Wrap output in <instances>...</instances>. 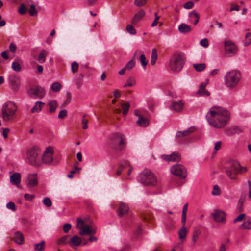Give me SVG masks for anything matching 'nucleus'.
<instances>
[{"instance_id":"7","label":"nucleus","mask_w":251,"mask_h":251,"mask_svg":"<svg viewBox=\"0 0 251 251\" xmlns=\"http://www.w3.org/2000/svg\"><path fill=\"white\" fill-rule=\"evenodd\" d=\"M109 145L115 150L120 151L125 146V138L120 133H114L109 138Z\"/></svg>"},{"instance_id":"21","label":"nucleus","mask_w":251,"mask_h":251,"mask_svg":"<svg viewBox=\"0 0 251 251\" xmlns=\"http://www.w3.org/2000/svg\"><path fill=\"white\" fill-rule=\"evenodd\" d=\"M21 182V175L20 173L15 172L10 176V182L12 184L19 187Z\"/></svg>"},{"instance_id":"1","label":"nucleus","mask_w":251,"mask_h":251,"mask_svg":"<svg viewBox=\"0 0 251 251\" xmlns=\"http://www.w3.org/2000/svg\"><path fill=\"white\" fill-rule=\"evenodd\" d=\"M230 113L224 108L213 106L210 108L206 117L208 123L213 127H225L230 119Z\"/></svg>"},{"instance_id":"38","label":"nucleus","mask_w":251,"mask_h":251,"mask_svg":"<svg viewBox=\"0 0 251 251\" xmlns=\"http://www.w3.org/2000/svg\"><path fill=\"white\" fill-rule=\"evenodd\" d=\"M193 66L197 71L201 72L205 69L206 65L205 63L194 64Z\"/></svg>"},{"instance_id":"39","label":"nucleus","mask_w":251,"mask_h":251,"mask_svg":"<svg viewBox=\"0 0 251 251\" xmlns=\"http://www.w3.org/2000/svg\"><path fill=\"white\" fill-rule=\"evenodd\" d=\"M45 243L44 241H42L40 243L35 244L34 250L36 251H43L45 249Z\"/></svg>"},{"instance_id":"60","label":"nucleus","mask_w":251,"mask_h":251,"mask_svg":"<svg viewBox=\"0 0 251 251\" xmlns=\"http://www.w3.org/2000/svg\"><path fill=\"white\" fill-rule=\"evenodd\" d=\"M247 171H248V168L246 167H242L240 165V167L238 169L237 174H244V173L247 172Z\"/></svg>"},{"instance_id":"64","label":"nucleus","mask_w":251,"mask_h":251,"mask_svg":"<svg viewBox=\"0 0 251 251\" xmlns=\"http://www.w3.org/2000/svg\"><path fill=\"white\" fill-rule=\"evenodd\" d=\"M245 214H241L236 218L234 219L233 222L236 223L238 221H241L242 220H243V219L245 218Z\"/></svg>"},{"instance_id":"31","label":"nucleus","mask_w":251,"mask_h":251,"mask_svg":"<svg viewBox=\"0 0 251 251\" xmlns=\"http://www.w3.org/2000/svg\"><path fill=\"white\" fill-rule=\"evenodd\" d=\"M157 58V50L156 49H153L151 51V64L152 66L155 65L156 61Z\"/></svg>"},{"instance_id":"55","label":"nucleus","mask_w":251,"mask_h":251,"mask_svg":"<svg viewBox=\"0 0 251 251\" xmlns=\"http://www.w3.org/2000/svg\"><path fill=\"white\" fill-rule=\"evenodd\" d=\"M85 115L83 116V119L82 120V128L83 129H87L88 127L87 125V123L88 122V120H87L85 118Z\"/></svg>"},{"instance_id":"36","label":"nucleus","mask_w":251,"mask_h":251,"mask_svg":"<svg viewBox=\"0 0 251 251\" xmlns=\"http://www.w3.org/2000/svg\"><path fill=\"white\" fill-rule=\"evenodd\" d=\"M69 240H68V236L65 235L58 239L56 241V243L58 245H63L66 244L67 243H68Z\"/></svg>"},{"instance_id":"25","label":"nucleus","mask_w":251,"mask_h":251,"mask_svg":"<svg viewBox=\"0 0 251 251\" xmlns=\"http://www.w3.org/2000/svg\"><path fill=\"white\" fill-rule=\"evenodd\" d=\"M195 127H191L186 130L177 132L176 133V136L177 137H182L183 136H186L189 135L190 133L194 132L195 131Z\"/></svg>"},{"instance_id":"3","label":"nucleus","mask_w":251,"mask_h":251,"mask_svg":"<svg viewBox=\"0 0 251 251\" xmlns=\"http://www.w3.org/2000/svg\"><path fill=\"white\" fill-rule=\"evenodd\" d=\"M17 107L12 101L5 102L2 107V118L4 121L12 122L16 118Z\"/></svg>"},{"instance_id":"13","label":"nucleus","mask_w":251,"mask_h":251,"mask_svg":"<svg viewBox=\"0 0 251 251\" xmlns=\"http://www.w3.org/2000/svg\"><path fill=\"white\" fill-rule=\"evenodd\" d=\"M28 94L32 98L41 99L44 97L45 91L44 88L37 87L30 89L28 91Z\"/></svg>"},{"instance_id":"17","label":"nucleus","mask_w":251,"mask_h":251,"mask_svg":"<svg viewBox=\"0 0 251 251\" xmlns=\"http://www.w3.org/2000/svg\"><path fill=\"white\" fill-rule=\"evenodd\" d=\"M38 183L37 179V174L33 173L29 174L26 181V185L28 188H33L37 185Z\"/></svg>"},{"instance_id":"37","label":"nucleus","mask_w":251,"mask_h":251,"mask_svg":"<svg viewBox=\"0 0 251 251\" xmlns=\"http://www.w3.org/2000/svg\"><path fill=\"white\" fill-rule=\"evenodd\" d=\"M136 84V81L135 79L133 77H129L126 83V84L124 85V87H132L135 85Z\"/></svg>"},{"instance_id":"22","label":"nucleus","mask_w":251,"mask_h":251,"mask_svg":"<svg viewBox=\"0 0 251 251\" xmlns=\"http://www.w3.org/2000/svg\"><path fill=\"white\" fill-rule=\"evenodd\" d=\"M128 206L126 204L122 202L120 203L117 210L118 215L119 216L124 215L128 212Z\"/></svg>"},{"instance_id":"19","label":"nucleus","mask_w":251,"mask_h":251,"mask_svg":"<svg viewBox=\"0 0 251 251\" xmlns=\"http://www.w3.org/2000/svg\"><path fill=\"white\" fill-rule=\"evenodd\" d=\"M81 238L77 235L73 236L68 241L69 246L74 249H76L81 245Z\"/></svg>"},{"instance_id":"16","label":"nucleus","mask_w":251,"mask_h":251,"mask_svg":"<svg viewBox=\"0 0 251 251\" xmlns=\"http://www.w3.org/2000/svg\"><path fill=\"white\" fill-rule=\"evenodd\" d=\"M161 158L167 162H179L181 156L178 152H173L170 155H162Z\"/></svg>"},{"instance_id":"11","label":"nucleus","mask_w":251,"mask_h":251,"mask_svg":"<svg viewBox=\"0 0 251 251\" xmlns=\"http://www.w3.org/2000/svg\"><path fill=\"white\" fill-rule=\"evenodd\" d=\"M225 53L229 56H232L238 51L235 44L230 40H226L224 42Z\"/></svg>"},{"instance_id":"63","label":"nucleus","mask_w":251,"mask_h":251,"mask_svg":"<svg viewBox=\"0 0 251 251\" xmlns=\"http://www.w3.org/2000/svg\"><path fill=\"white\" fill-rule=\"evenodd\" d=\"M71 228V225L67 223L65 224L63 226V230L65 233H68Z\"/></svg>"},{"instance_id":"45","label":"nucleus","mask_w":251,"mask_h":251,"mask_svg":"<svg viewBox=\"0 0 251 251\" xmlns=\"http://www.w3.org/2000/svg\"><path fill=\"white\" fill-rule=\"evenodd\" d=\"M126 30L127 31L132 35H135L136 33V31L135 29L134 28L133 25H127L126 26Z\"/></svg>"},{"instance_id":"26","label":"nucleus","mask_w":251,"mask_h":251,"mask_svg":"<svg viewBox=\"0 0 251 251\" xmlns=\"http://www.w3.org/2000/svg\"><path fill=\"white\" fill-rule=\"evenodd\" d=\"M189 16L192 22L194 20V25H196L198 24L200 19V16L198 13L195 10H193L189 13Z\"/></svg>"},{"instance_id":"51","label":"nucleus","mask_w":251,"mask_h":251,"mask_svg":"<svg viewBox=\"0 0 251 251\" xmlns=\"http://www.w3.org/2000/svg\"><path fill=\"white\" fill-rule=\"evenodd\" d=\"M230 129L233 130V131L230 132L228 130H226V134L227 135H231V134L237 133L239 130V128L237 126H232L230 128Z\"/></svg>"},{"instance_id":"33","label":"nucleus","mask_w":251,"mask_h":251,"mask_svg":"<svg viewBox=\"0 0 251 251\" xmlns=\"http://www.w3.org/2000/svg\"><path fill=\"white\" fill-rule=\"evenodd\" d=\"M201 232L200 230H196L193 231L192 235V242L193 245H195L198 241Z\"/></svg>"},{"instance_id":"49","label":"nucleus","mask_w":251,"mask_h":251,"mask_svg":"<svg viewBox=\"0 0 251 251\" xmlns=\"http://www.w3.org/2000/svg\"><path fill=\"white\" fill-rule=\"evenodd\" d=\"M211 194L213 195H219L221 194L220 189L217 185H215L213 186Z\"/></svg>"},{"instance_id":"47","label":"nucleus","mask_w":251,"mask_h":251,"mask_svg":"<svg viewBox=\"0 0 251 251\" xmlns=\"http://www.w3.org/2000/svg\"><path fill=\"white\" fill-rule=\"evenodd\" d=\"M148 0H135L134 4L138 7H142L144 6Z\"/></svg>"},{"instance_id":"20","label":"nucleus","mask_w":251,"mask_h":251,"mask_svg":"<svg viewBox=\"0 0 251 251\" xmlns=\"http://www.w3.org/2000/svg\"><path fill=\"white\" fill-rule=\"evenodd\" d=\"M145 12L142 10H140L136 13L131 20V23L133 25H136L140 22L145 16Z\"/></svg>"},{"instance_id":"62","label":"nucleus","mask_w":251,"mask_h":251,"mask_svg":"<svg viewBox=\"0 0 251 251\" xmlns=\"http://www.w3.org/2000/svg\"><path fill=\"white\" fill-rule=\"evenodd\" d=\"M142 232V228L141 226H139L137 229L134 231V235L135 237H138Z\"/></svg>"},{"instance_id":"8","label":"nucleus","mask_w":251,"mask_h":251,"mask_svg":"<svg viewBox=\"0 0 251 251\" xmlns=\"http://www.w3.org/2000/svg\"><path fill=\"white\" fill-rule=\"evenodd\" d=\"M77 227L79 229V233L81 236L92 235L96 233L95 228L88 224H85L84 221L79 218L77 219Z\"/></svg>"},{"instance_id":"43","label":"nucleus","mask_w":251,"mask_h":251,"mask_svg":"<svg viewBox=\"0 0 251 251\" xmlns=\"http://www.w3.org/2000/svg\"><path fill=\"white\" fill-rule=\"evenodd\" d=\"M135 64V61L134 59L133 58L126 63L125 67L126 68V69L127 70H130L132 69L134 67Z\"/></svg>"},{"instance_id":"18","label":"nucleus","mask_w":251,"mask_h":251,"mask_svg":"<svg viewBox=\"0 0 251 251\" xmlns=\"http://www.w3.org/2000/svg\"><path fill=\"white\" fill-rule=\"evenodd\" d=\"M135 115L138 117L137 121V124L141 127H146L149 125V120L143 117L140 114V111L138 110L134 111Z\"/></svg>"},{"instance_id":"29","label":"nucleus","mask_w":251,"mask_h":251,"mask_svg":"<svg viewBox=\"0 0 251 251\" xmlns=\"http://www.w3.org/2000/svg\"><path fill=\"white\" fill-rule=\"evenodd\" d=\"M128 166H129V163L127 161H124L120 166L118 167V170L117 171V175H120L123 171L127 168Z\"/></svg>"},{"instance_id":"44","label":"nucleus","mask_w":251,"mask_h":251,"mask_svg":"<svg viewBox=\"0 0 251 251\" xmlns=\"http://www.w3.org/2000/svg\"><path fill=\"white\" fill-rule=\"evenodd\" d=\"M12 69L16 72H19L21 70V65L17 62H13L11 65Z\"/></svg>"},{"instance_id":"40","label":"nucleus","mask_w":251,"mask_h":251,"mask_svg":"<svg viewBox=\"0 0 251 251\" xmlns=\"http://www.w3.org/2000/svg\"><path fill=\"white\" fill-rule=\"evenodd\" d=\"M62 87L61 84L58 82H54L51 86V90L55 92H59Z\"/></svg>"},{"instance_id":"6","label":"nucleus","mask_w":251,"mask_h":251,"mask_svg":"<svg viewBox=\"0 0 251 251\" xmlns=\"http://www.w3.org/2000/svg\"><path fill=\"white\" fill-rule=\"evenodd\" d=\"M138 180L144 185L154 186L157 183V178L154 174L149 170H145L140 173Z\"/></svg>"},{"instance_id":"35","label":"nucleus","mask_w":251,"mask_h":251,"mask_svg":"<svg viewBox=\"0 0 251 251\" xmlns=\"http://www.w3.org/2000/svg\"><path fill=\"white\" fill-rule=\"evenodd\" d=\"M48 105L50 107L49 111L50 113H53L55 112L57 107V103L55 100H51L48 103Z\"/></svg>"},{"instance_id":"23","label":"nucleus","mask_w":251,"mask_h":251,"mask_svg":"<svg viewBox=\"0 0 251 251\" xmlns=\"http://www.w3.org/2000/svg\"><path fill=\"white\" fill-rule=\"evenodd\" d=\"M184 103L182 100L173 102L171 105V108L176 112H180L182 111L184 106Z\"/></svg>"},{"instance_id":"57","label":"nucleus","mask_w":251,"mask_h":251,"mask_svg":"<svg viewBox=\"0 0 251 251\" xmlns=\"http://www.w3.org/2000/svg\"><path fill=\"white\" fill-rule=\"evenodd\" d=\"M67 114V111L65 109L61 110L58 114V118L60 119H64Z\"/></svg>"},{"instance_id":"56","label":"nucleus","mask_w":251,"mask_h":251,"mask_svg":"<svg viewBox=\"0 0 251 251\" xmlns=\"http://www.w3.org/2000/svg\"><path fill=\"white\" fill-rule=\"evenodd\" d=\"M26 10H27L25 5L24 4H22L20 6L18 11L20 14L24 15L25 14V13L26 12Z\"/></svg>"},{"instance_id":"59","label":"nucleus","mask_w":251,"mask_h":251,"mask_svg":"<svg viewBox=\"0 0 251 251\" xmlns=\"http://www.w3.org/2000/svg\"><path fill=\"white\" fill-rule=\"evenodd\" d=\"M200 44L201 46L207 48L209 45V42L206 38H204L200 41Z\"/></svg>"},{"instance_id":"2","label":"nucleus","mask_w":251,"mask_h":251,"mask_svg":"<svg viewBox=\"0 0 251 251\" xmlns=\"http://www.w3.org/2000/svg\"><path fill=\"white\" fill-rule=\"evenodd\" d=\"M41 155L42 151L39 147H32L26 151V161L34 167H41Z\"/></svg>"},{"instance_id":"54","label":"nucleus","mask_w":251,"mask_h":251,"mask_svg":"<svg viewBox=\"0 0 251 251\" xmlns=\"http://www.w3.org/2000/svg\"><path fill=\"white\" fill-rule=\"evenodd\" d=\"M6 207L8 209L11 210L13 211L16 210L15 204L13 202H9L6 204Z\"/></svg>"},{"instance_id":"42","label":"nucleus","mask_w":251,"mask_h":251,"mask_svg":"<svg viewBox=\"0 0 251 251\" xmlns=\"http://www.w3.org/2000/svg\"><path fill=\"white\" fill-rule=\"evenodd\" d=\"M129 107H130V104H129V103L128 102H126V103H125L124 104H123L121 105V107H122V108L123 109V114L124 115H126L127 113H128Z\"/></svg>"},{"instance_id":"4","label":"nucleus","mask_w":251,"mask_h":251,"mask_svg":"<svg viewBox=\"0 0 251 251\" xmlns=\"http://www.w3.org/2000/svg\"><path fill=\"white\" fill-rule=\"evenodd\" d=\"M241 79V74L237 70H232L227 72L224 77L226 86L229 89L235 88Z\"/></svg>"},{"instance_id":"61","label":"nucleus","mask_w":251,"mask_h":251,"mask_svg":"<svg viewBox=\"0 0 251 251\" xmlns=\"http://www.w3.org/2000/svg\"><path fill=\"white\" fill-rule=\"evenodd\" d=\"M194 6V3L192 1H189L183 5V7L186 9H191Z\"/></svg>"},{"instance_id":"24","label":"nucleus","mask_w":251,"mask_h":251,"mask_svg":"<svg viewBox=\"0 0 251 251\" xmlns=\"http://www.w3.org/2000/svg\"><path fill=\"white\" fill-rule=\"evenodd\" d=\"M44 104L45 103L41 101L36 102L34 106L31 109V113H35L40 112Z\"/></svg>"},{"instance_id":"9","label":"nucleus","mask_w":251,"mask_h":251,"mask_svg":"<svg viewBox=\"0 0 251 251\" xmlns=\"http://www.w3.org/2000/svg\"><path fill=\"white\" fill-rule=\"evenodd\" d=\"M54 154V148L52 146H48L46 148L45 151H42L41 166L43 165L48 166L51 165L53 163V155Z\"/></svg>"},{"instance_id":"58","label":"nucleus","mask_w":251,"mask_h":251,"mask_svg":"<svg viewBox=\"0 0 251 251\" xmlns=\"http://www.w3.org/2000/svg\"><path fill=\"white\" fill-rule=\"evenodd\" d=\"M66 95H67L66 100L63 104V106H65L66 105H67V104H68L69 103H70V102L71 100L72 96H71V93L69 92H67L66 93Z\"/></svg>"},{"instance_id":"50","label":"nucleus","mask_w":251,"mask_h":251,"mask_svg":"<svg viewBox=\"0 0 251 251\" xmlns=\"http://www.w3.org/2000/svg\"><path fill=\"white\" fill-rule=\"evenodd\" d=\"M197 94L201 96H209L210 95V92L206 90L205 89H203L201 90V89H199Z\"/></svg>"},{"instance_id":"52","label":"nucleus","mask_w":251,"mask_h":251,"mask_svg":"<svg viewBox=\"0 0 251 251\" xmlns=\"http://www.w3.org/2000/svg\"><path fill=\"white\" fill-rule=\"evenodd\" d=\"M43 203L45 206H46L48 207L51 206L52 205L51 201L48 197H46L44 199Z\"/></svg>"},{"instance_id":"46","label":"nucleus","mask_w":251,"mask_h":251,"mask_svg":"<svg viewBox=\"0 0 251 251\" xmlns=\"http://www.w3.org/2000/svg\"><path fill=\"white\" fill-rule=\"evenodd\" d=\"M139 60L141 62V63L143 67L144 68H145L148 61L146 59V58L145 55L142 54L139 58Z\"/></svg>"},{"instance_id":"30","label":"nucleus","mask_w":251,"mask_h":251,"mask_svg":"<svg viewBox=\"0 0 251 251\" xmlns=\"http://www.w3.org/2000/svg\"><path fill=\"white\" fill-rule=\"evenodd\" d=\"M47 55V52L45 50H42L37 57V60L40 63L44 62Z\"/></svg>"},{"instance_id":"41","label":"nucleus","mask_w":251,"mask_h":251,"mask_svg":"<svg viewBox=\"0 0 251 251\" xmlns=\"http://www.w3.org/2000/svg\"><path fill=\"white\" fill-rule=\"evenodd\" d=\"M251 43V33L248 32L245 36V39L244 42V46L247 47Z\"/></svg>"},{"instance_id":"14","label":"nucleus","mask_w":251,"mask_h":251,"mask_svg":"<svg viewBox=\"0 0 251 251\" xmlns=\"http://www.w3.org/2000/svg\"><path fill=\"white\" fill-rule=\"evenodd\" d=\"M215 222L225 224L226 222V213L223 211L219 209H215L214 212L211 214Z\"/></svg>"},{"instance_id":"15","label":"nucleus","mask_w":251,"mask_h":251,"mask_svg":"<svg viewBox=\"0 0 251 251\" xmlns=\"http://www.w3.org/2000/svg\"><path fill=\"white\" fill-rule=\"evenodd\" d=\"M8 81L12 90L17 91L20 84V78L15 75H9Z\"/></svg>"},{"instance_id":"27","label":"nucleus","mask_w":251,"mask_h":251,"mask_svg":"<svg viewBox=\"0 0 251 251\" xmlns=\"http://www.w3.org/2000/svg\"><path fill=\"white\" fill-rule=\"evenodd\" d=\"M14 241L19 245H22L24 242V237L22 233L17 232L14 235Z\"/></svg>"},{"instance_id":"34","label":"nucleus","mask_w":251,"mask_h":251,"mask_svg":"<svg viewBox=\"0 0 251 251\" xmlns=\"http://www.w3.org/2000/svg\"><path fill=\"white\" fill-rule=\"evenodd\" d=\"M187 232L186 227L183 226L178 232L179 239L181 240L184 239L186 237Z\"/></svg>"},{"instance_id":"12","label":"nucleus","mask_w":251,"mask_h":251,"mask_svg":"<svg viewBox=\"0 0 251 251\" xmlns=\"http://www.w3.org/2000/svg\"><path fill=\"white\" fill-rule=\"evenodd\" d=\"M171 172L173 175L183 178H185L187 176V171L185 167L181 164L173 165L171 168Z\"/></svg>"},{"instance_id":"48","label":"nucleus","mask_w":251,"mask_h":251,"mask_svg":"<svg viewBox=\"0 0 251 251\" xmlns=\"http://www.w3.org/2000/svg\"><path fill=\"white\" fill-rule=\"evenodd\" d=\"M78 63L76 61H74L71 64V69L73 73H75L77 72L78 69Z\"/></svg>"},{"instance_id":"10","label":"nucleus","mask_w":251,"mask_h":251,"mask_svg":"<svg viewBox=\"0 0 251 251\" xmlns=\"http://www.w3.org/2000/svg\"><path fill=\"white\" fill-rule=\"evenodd\" d=\"M240 167V163L236 160H229L226 164V171L230 179H235L233 174H237L238 169Z\"/></svg>"},{"instance_id":"53","label":"nucleus","mask_w":251,"mask_h":251,"mask_svg":"<svg viewBox=\"0 0 251 251\" xmlns=\"http://www.w3.org/2000/svg\"><path fill=\"white\" fill-rule=\"evenodd\" d=\"M29 12L31 16H34L37 14V11L36 10L35 7L34 5H31L29 9Z\"/></svg>"},{"instance_id":"32","label":"nucleus","mask_w":251,"mask_h":251,"mask_svg":"<svg viewBox=\"0 0 251 251\" xmlns=\"http://www.w3.org/2000/svg\"><path fill=\"white\" fill-rule=\"evenodd\" d=\"M240 228L242 229H251V218H248L247 220H246L241 225Z\"/></svg>"},{"instance_id":"28","label":"nucleus","mask_w":251,"mask_h":251,"mask_svg":"<svg viewBox=\"0 0 251 251\" xmlns=\"http://www.w3.org/2000/svg\"><path fill=\"white\" fill-rule=\"evenodd\" d=\"M178 30L181 33H185L190 32L191 28L188 25L183 23L179 25Z\"/></svg>"},{"instance_id":"5","label":"nucleus","mask_w":251,"mask_h":251,"mask_svg":"<svg viewBox=\"0 0 251 251\" xmlns=\"http://www.w3.org/2000/svg\"><path fill=\"white\" fill-rule=\"evenodd\" d=\"M185 58L184 55L180 53H175L170 59L169 68L174 72H178L183 68Z\"/></svg>"}]
</instances>
